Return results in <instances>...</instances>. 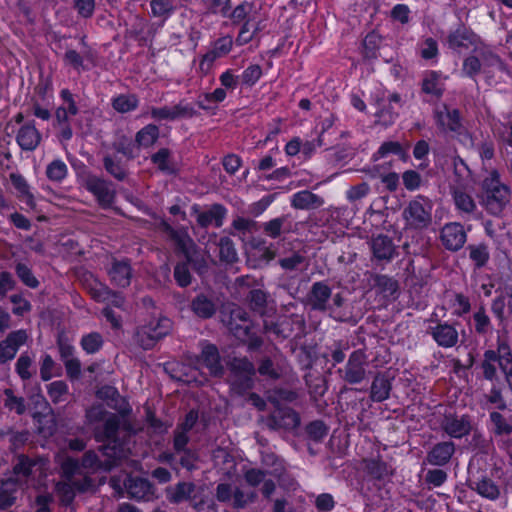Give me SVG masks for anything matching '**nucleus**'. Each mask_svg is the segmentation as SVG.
<instances>
[{"mask_svg": "<svg viewBox=\"0 0 512 512\" xmlns=\"http://www.w3.org/2000/svg\"><path fill=\"white\" fill-rule=\"evenodd\" d=\"M86 420L94 427V434L97 441L113 443L114 456H117L116 444L119 441L121 433L120 418L112 413H108L102 405L92 406L86 411Z\"/></svg>", "mask_w": 512, "mask_h": 512, "instance_id": "1", "label": "nucleus"}, {"mask_svg": "<svg viewBox=\"0 0 512 512\" xmlns=\"http://www.w3.org/2000/svg\"><path fill=\"white\" fill-rule=\"evenodd\" d=\"M57 459L64 476L68 479V482H59L56 485V493L64 504L73 501L75 491L86 492L93 489L94 484L88 476L84 475L80 480L74 478L76 474H80V465L76 460L61 455H58Z\"/></svg>", "mask_w": 512, "mask_h": 512, "instance_id": "2", "label": "nucleus"}, {"mask_svg": "<svg viewBox=\"0 0 512 512\" xmlns=\"http://www.w3.org/2000/svg\"><path fill=\"white\" fill-rule=\"evenodd\" d=\"M483 204L492 215H499L510 202V188L504 184L496 170L489 172L483 180Z\"/></svg>", "mask_w": 512, "mask_h": 512, "instance_id": "3", "label": "nucleus"}, {"mask_svg": "<svg viewBox=\"0 0 512 512\" xmlns=\"http://www.w3.org/2000/svg\"><path fill=\"white\" fill-rule=\"evenodd\" d=\"M432 208V202L428 198L417 196L404 208L403 218L412 228H425L432 221Z\"/></svg>", "mask_w": 512, "mask_h": 512, "instance_id": "4", "label": "nucleus"}, {"mask_svg": "<svg viewBox=\"0 0 512 512\" xmlns=\"http://www.w3.org/2000/svg\"><path fill=\"white\" fill-rule=\"evenodd\" d=\"M216 498L223 503L231 502L233 508L243 509L255 502L257 493L243 490L240 487H232L227 483H220L216 487Z\"/></svg>", "mask_w": 512, "mask_h": 512, "instance_id": "5", "label": "nucleus"}, {"mask_svg": "<svg viewBox=\"0 0 512 512\" xmlns=\"http://www.w3.org/2000/svg\"><path fill=\"white\" fill-rule=\"evenodd\" d=\"M368 360L362 350L351 353L343 369L339 370L342 379L349 384H358L366 378Z\"/></svg>", "mask_w": 512, "mask_h": 512, "instance_id": "6", "label": "nucleus"}, {"mask_svg": "<svg viewBox=\"0 0 512 512\" xmlns=\"http://www.w3.org/2000/svg\"><path fill=\"white\" fill-rule=\"evenodd\" d=\"M113 443L107 442V445L101 448V452L103 455L107 456L108 459L102 461L99 459L98 455L94 451H88L84 454L81 466L83 468H88L92 470H97L101 467L105 469H109L112 465L115 464V461L123 456L124 448L122 443L117 442L116 444V452L117 456H114Z\"/></svg>", "mask_w": 512, "mask_h": 512, "instance_id": "7", "label": "nucleus"}, {"mask_svg": "<svg viewBox=\"0 0 512 512\" xmlns=\"http://www.w3.org/2000/svg\"><path fill=\"white\" fill-rule=\"evenodd\" d=\"M233 47V38L229 35L220 37L213 41L209 50L202 56L199 67L202 72L207 73L213 63L230 53Z\"/></svg>", "mask_w": 512, "mask_h": 512, "instance_id": "8", "label": "nucleus"}, {"mask_svg": "<svg viewBox=\"0 0 512 512\" xmlns=\"http://www.w3.org/2000/svg\"><path fill=\"white\" fill-rule=\"evenodd\" d=\"M150 114L156 121H175L182 118H192L197 115V112L190 104L179 102L173 106L152 107Z\"/></svg>", "mask_w": 512, "mask_h": 512, "instance_id": "9", "label": "nucleus"}, {"mask_svg": "<svg viewBox=\"0 0 512 512\" xmlns=\"http://www.w3.org/2000/svg\"><path fill=\"white\" fill-rule=\"evenodd\" d=\"M447 45L457 53L477 48V36L466 27H458L447 36Z\"/></svg>", "mask_w": 512, "mask_h": 512, "instance_id": "10", "label": "nucleus"}, {"mask_svg": "<svg viewBox=\"0 0 512 512\" xmlns=\"http://www.w3.org/2000/svg\"><path fill=\"white\" fill-rule=\"evenodd\" d=\"M440 238L446 249L457 251L461 249L466 242V232L460 223L451 222L443 226Z\"/></svg>", "mask_w": 512, "mask_h": 512, "instance_id": "11", "label": "nucleus"}, {"mask_svg": "<svg viewBox=\"0 0 512 512\" xmlns=\"http://www.w3.org/2000/svg\"><path fill=\"white\" fill-rule=\"evenodd\" d=\"M434 341L443 348L454 347L459 340L457 328L447 322H439L435 326L429 328Z\"/></svg>", "mask_w": 512, "mask_h": 512, "instance_id": "12", "label": "nucleus"}, {"mask_svg": "<svg viewBox=\"0 0 512 512\" xmlns=\"http://www.w3.org/2000/svg\"><path fill=\"white\" fill-rule=\"evenodd\" d=\"M434 116L437 126L444 132L451 131L455 133L462 128L457 109H450L443 104L435 109Z\"/></svg>", "mask_w": 512, "mask_h": 512, "instance_id": "13", "label": "nucleus"}, {"mask_svg": "<svg viewBox=\"0 0 512 512\" xmlns=\"http://www.w3.org/2000/svg\"><path fill=\"white\" fill-rule=\"evenodd\" d=\"M28 336L25 330L11 332L5 340L0 342V363L12 360L19 348L25 344Z\"/></svg>", "mask_w": 512, "mask_h": 512, "instance_id": "14", "label": "nucleus"}, {"mask_svg": "<svg viewBox=\"0 0 512 512\" xmlns=\"http://www.w3.org/2000/svg\"><path fill=\"white\" fill-rule=\"evenodd\" d=\"M331 296L332 291L326 283L322 281L315 282L311 287V291L308 296V303L313 310H330V313L332 314L334 312L333 308L328 305V301Z\"/></svg>", "mask_w": 512, "mask_h": 512, "instance_id": "15", "label": "nucleus"}, {"mask_svg": "<svg viewBox=\"0 0 512 512\" xmlns=\"http://www.w3.org/2000/svg\"><path fill=\"white\" fill-rule=\"evenodd\" d=\"M86 188L96 196L102 206H109L113 202L114 191L106 180L89 176L86 180Z\"/></svg>", "mask_w": 512, "mask_h": 512, "instance_id": "16", "label": "nucleus"}, {"mask_svg": "<svg viewBox=\"0 0 512 512\" xmlns=\"http://www.w3.org/2000/svg\"><path fill=\"white\" fill-rule=\"evenodd\" d=\"M190 308L195 316L208 319L216 313L217 303L212 295L200 293L192 299Z\"/></svg>", "mask_w": 512, "mask_h": 512, "instance_id": "17", "label": "nucleus"}, {"mask_svg": "<svg viewBox=\"0 0 512 512\" xmlns=\"http://www.w3.org/2000/svg\"><path fill=\"white\" fill-rule=\"evenodd\" d=\"M373 256L380 261H391L396 253L393 240L386 235H378L371 241Z\"/></svg>", "mask_w": 512, "mask_h": 512, "instance_id": "18", "label": "nucleus"}, {"mask_svg": "<svg viewBox=\"0 0 512 512\" xmlns=\"http://www.w3.org/2000/svg\"><path fill=\"white\" fill-rule=\"evenodd\" d=\"M60 97L62 104L56 109L55 117L60 125H66L70 118L78 113V107L68 89L61 90Z\"/></svg>", "mask_w": 512, "mask_h": 512, "instance_id": "19", "label": "nucleus"}, {"mask_svg": "<svg viewBox=\"0 0 512 512\" xmlns=\"http://www.w3.org/2000/svg\"><path fill=\"white\" fill-rule=\"evenodd\" d=\"M16 141L21 149L33 151L40 144L41 134L33 124L28 123L20 127L16 135Z\"/></svg>", "mask_w": 512, "mask_h": 512, "instance_id": "20", "label": "nucleus"}, {"mask_svg": "<svg viewBox=\"0 0 512 512\" xmlns=\"http://www.w3.org/2000/svg\"><path fill=\"white\" fill-rule=\"evenodd\" d=\"M443 430L453 438H461L471 430V424L465 416H447L442 422Z\"/></svg>", "mask_w": 512, "mask_h": 512, "instance_id": "21", "label": "nucleus"}, {"mask_svg": "<svg viewBox=\"0 0 512 512\" xmlns=\"http://www.w3.org/2000/svg\"><path fill=\"white\" fill-rule=\"evenodd\" d=\"M124 485L128 494L137 500H148L153 495V486L146 479L129 477Z\"/></svg>", "mask_w": 512, "mask_h": 512, "instance_id": "22", "label": "nucleus"}, {"mask_svg": "<svg viewBox=\"0 0 512 512\" xmlns=\"http://www.w3.org/2000/svg\"><path fill=\"white\" fill-rule=\"evenodd\" d=\"M455 452L453 442H441L436 444L427 454V461L431 465L443 466L449 462Z\"/></svg>", "mask_w": 512, "mask_h": 512, "instance_id": "23", "label": "nucleus"}, {"mask_svg": "<svg viewBox=\"0 0 512 512\" xmlns=\"http://www.w3.org/2000/svg\"><path fill=\"white\" fill-rule=\"evenodd\" d=\"M230 330L237 338L250 336L251 325L248 313L242 308H235L231 312Z\"/></svg>", "mask_w": 512, "mask_h": 512, "instance_id": "24", "label": "nucleus"}, {"mask_svg": "<svg viewBox=\"0 0 512 512\" xmlns=\"http://www.w3.org/2000/svg\"><path fill=\"white\" fill-rule=\"evenodd\" d=\"M227 210L220 204H214L209 209L199 212L197 215V222L202 227L215 225L220 227L226 217Z\"/></svg>", "mask_w": 512, "mask_h": 512, "instance_id": "25", "label": "nucleus"}, {"mask_svg": "<svg viewBox=\"0 0 512 512\" xmlns=\"http://www.w3.org/2000/svg\"><path fill=\"white\" fill-rule=\"evenodd\" d=\"M231 371L238 376L244 389L251 387V377L255 374L254 365L246 358H234L230 363Z\"/></svg>", "mask_w": 512, "mask_h": 512, "instance_id": "26", "label": "nucleus"}, {"mask_svg": "<svg viewBox=\"0 0 512 512\" xmlns=\"http://www.w3.org/2000/svg\"><path fill=\"white\" fill-rule=\"evenodd\" d=\"M111 281L119 287H127L130 285L132 271L130 264L126 261H113L109 269Z\"/></svg>", "mask_w": 512, "mask_h": 512, "instance_id": "27", "label": "nucleus"}, {"mask_svg": "<svg viewBox=\"0 0 512 512\" xmlns=\"http://www.w3.org/2000/svg\"><path fill=\"white\" fill-rule=\"evenodd\" d=\"M92 297L98 302H105L117 308H123L125 299L122 294L112 291L105 285L99 284L91 289Z\"/></svg>", "mask_w": 512, "mask_h": 512, "instance_id": "28", "label": "nucleus"}, {"mask_svg": "<svg viewBox=\"0 0 512 512\" xmlns=\"http://www.w3.org/2000/svg\"><path fill=\"white\" fill-rule=\"evenodd\" d=\"M323 199L307 190L299 191L292 196L291 205L296 209H317L323 205Z\"/></svg>", "mask_w": 512, "mask_h": 512, "instance_id": "29", "label": "nucleus"}, {"mask_svg": "<svg viewBox=\"0 0 512 512\" xmlns=\"http://www.w3.org/2000/svg\"><path fill=\"white\" fill-rule=\"evenodd\" d=\"M391 382L387 375L378 373L372 381L370 397L375 402H382L389 398Z\"/></svg>", "mask_w": 512, "mask_h": 512, "instance_id": "30", "label": "nucleus"}, {"mask_svg": "<svg viewBox=\"0 0 512 512\" xmlns=\"http://www.w3.org/2000/svg\"><path fill=\"white\" fill-rule=\"evenodd\" d=\"M201 364L205 365L214 376L223 374V366L220 363L218 350L214 345H206L202 349Z\"/></svg>", "mask_w": 512, "mask_h": 512, "instance_id": "31", "label": "nucleus"}, {"mask_svg": "<svg viewBox=\"0 0 512 512\" xmlns=\"http://www.w3.org/2000/svg\"><path fill=\"white\" fill-rule=\"evenodd\" d=\"M10 180L14 188L17 190L18 198L30 208H34V195L25 178L20 174L12 173L10 174Z\"/></svg>", "mask_w": 512, "mask_h": 512, "instance_id": "32", "label": "nucleus"}, {"mask_svg": "<svg viewBox=\"0 0 512 512\" xmlns=\"http://www.w3.org/2000/svg\"><path fill=\"white\" fill-rule=\"evenodd\" d=\"M389 154L398 155L403 161H407L409 158L407 150L397 141H387L382 143L378 150L373 154L372 158L377 161Z\"/></svg>", "mask_w": 512, "mask_h": 512, "instance_id": "33", "label": "nucleus"}, {"mask_svg": "<svg viewBox=\"0 0 512 512\" xmlns=\"http://www.w3.org/2000/svg\"><path fill=\"white\" fill-rule=\"evenodd\" d=\"M453 201L460 213L471 214L476 210V203L472 196L460 188L452 190Z\"/></svg>", "mask_w": 512, "mask_h": 512, "instance_id": "34", "label": "nucleus"}, {"mask_svg": "<svg viewBox=\"0 0 512 512\" xmlns=\"http://www.w3.org/2000/svg\"><path fill=\"white\" fill-rule=\"evenodd\" d=\"M168 236L175 242V244L182 250L189 262H193V257L190 250L193 242L185 231L174 230L170 226L166 228Z\"/></svg>", "mask_w": 512, "mask_h": 512, "instance_id": "35", "label": "nucleus"}, {"mask_svg": "<svg viewBox=\"0 0 512 512\" xmlns=\"http://www.w3.org/2000/svg\"><path fill=\"white\" fill-rule=\"evenodd\" d=\"M159 138V128L154 124H148L136 133L135 141L139 147L148 148Z\"/></svg>", "mask_w": 512, "mask_h": 512, "instance_id": "36", "label": "nucleus"}, {"mask_svg": "<svg viewBox=\"0 0 512 512\" xmlns=\"http://www.w3.org/2000/svg\"><path fill=\"white\" fill-rule=\"evenodd\" d=\"M152 163L165 173H173L175 171L171 153L167 148H161L151 156Z\"/></svg>", "mask_w": 512, "mask_h": 512, "instance_id": "37", "label": "nucleus"}, {"mask_svg": "<svg viewBox=\"0 0 512 512\" xmlns=\"http://www.w3.org/2000/svg\"><path fill=\"white\" fill-rule=\"evenodd\" d=\"M263 230L271 238H277L282 232H289L288 217L281 216L274 218L263 225Z\"/></svg>", "mask_w": 512, "mask_h": 512, "instance_id": "38", "label": "nucleus"}, {"mask_svg": "<svg viewBox=\"0 0 512 512\" xmlns=\"http://www.w3.org/2000/svg\"><path fill=\"white\" fill-rule=\"evenodd\" d=\"M363 465L364 471L374 479H382L389 473L386 463L379 459H365Z\"/></svg>", "mask_w": 512, "mask_h": 512, "instance_id": "39", "label": "nucleus"}, {"mask_svg": "<svg viewBox=\"0 0 512 512\" xmlns=\"http://www.w3.org/2000/svg\"><path fill=\"white\" fill-rule=\"evenodd\" d=\"M195 486L192 483L181 482L168 490V499L171 502L179 503L190 498Z\"/></svg>", "mask_w": 512, "mask_h": 512, "instance_id": "40", "label": "nucleus"}, {"mask_svg": "<svg viewBox=\"0 0 512 512\" xmlns=\"http://www.w3.org/2000/svg\"><path fill=\"white\" fill-rule=\"evenodd\" d=\"M16 484L12 480L3 481L0 485V509L12 506L16 500Z\"/></svg>", "mask_w": 512, "mask_h": 512, "instance_id": "41", "label": "nucleus"}, {"mask_svg": "<svg viewBox=\"0 0 512 512\" xmlns=\"http://www.w3.org/2000/svg\"><path fill=\"white\" fill-rule=\"evenodd\" d=\"M68 174V167L61 159H55L47 165L46 176L50 181L61 182Z\"/></svg>", "mask_w": 512, "mask_h": 512, "instance_id": "42", "label": "nucleus"}, {"mask_svg": "<svg viewBox=\"0 0 512 512\" xmlns=\"http://www.w3.org/2000/svg\"><path fill=\"white\" fill-rule=\"evenodd\" d=\"M151 14L153 17L167 19L175 11L172 0H151Z\"/></svg>", "mask_w": 512, "mask_h": 512, "instance_id": "43", "label": "nucleus"}, {"mask_svg": "<svg viewBox=\"0 0 512 512\" xmlns=\"http://www.w3.org/2000/svg\"><path fill=\"white\" fill-rule=\"evenodd\" d=\"M491 432L495 436L510 435L512 433V425L498 412L490 413Z\"/></svg>", "mask_w": 512, "mask_h": 512, "instance_id": "44", "label": "nucleus"}, {"mask_svg": "<svg viewBox=\"0 0 512 512\" xmlns=\"http://www.w3.org/2000/svg\"><path fill=\"white\" fill-rule=\"evenodd\" d=\"M68 385L61 380L51 382L47 386V393L54 404L64 402L68 395Z\"/></svg>", "mask_w": 512, "mask_h": 512, "instance_id": "45", "label": "nucleus"}, {"mask_svg": "<svg viewBox=\"0 0 512 512\" xmlns=\"http://www.w3.org/2000/svg\"><path fill=\"white\" fill-rule=\"evenodd\" d=\"M154 322H150L138 329L136 333L137 342L144 348L150 349L160 338H154Z\"/></svg>", "mask_w": 512, "mask_h": 512, "instance_id": "46", "label": "nucleus"}, {"mask_svg": "<svg viewBox=\"0 0 512 512\" xmlns=\"http://www.w3.org/2000/svg\"><path fill=\"white\" fill-rule=\"evenodd\" d=\"M474 489L481 496L494 500L499 496V488L498 486L490 479L483 478L474 483Z\"/></svg>", "mask_w": 512, "mask_h": 512, "instance_id": "47", "label": "nucleus"}, {"mask_svg": "<svg viewBox=\"0 0 512 512\" xmlns=\"http://www.w3.org/2000/svg\"><path fill=\"white\" fill-rule=\"evenodd\" d=\"M422 89L425 93L439 97L443 92V83L436 72L426 75L423 80Z\"/></svg>", "mask_w": 512, "mask_h": 512, "instance_id": "48", "label": "nucleus"}, {"mask_svg": "<svg viewBox=\"0 0 512 512\" xmlns=\"http://www.w3.org/2000/svg\"><path fill=\"white\" fill-rule=\"evenodd\" d=\"M113 108L120 113L133 111L138 106V99L134 95H119L112 101Z\"/></svg>", "mask_w": 512, "mask_h": 512, "instance_id": "49", "label": "nucleus"}, {"mask_svg": "<svg viewBox=\"0 0 512 512\" xmlns=\"http://www.w3.org/2000/svg\"><path fill=\"white\" fill-rule=\"evenodd\" d=\"M220 259L226 263H233L237 260V252L233 241L228 237H222L218 243Z\"/></svg>", "mask_w": 512, "mask_h": 512, "instance_id": "50", "label": "nucleus"}, {"mask_svg": "<svg viewBox=\"0 0 512 512\" xmlns=\"http://www.w3.org/2000/svg\"><path fill=\"white\" fill-rule=\"evenodd\" d=\"M81 347L88 354H94L98 352L103 345V338L97 332H92L84 335L81 339Z\"/></svg>", "mask_w": 512, "mask_h": 512, "instance_id": "51", "label": "nucleus"}, {"mask_svg": "<svg viewBox=\"0 0 512 512\" xmlns=\"http://www.w3.org/2000/svg\"><path fill=\"white\" fill-rule=\"evenodd\" d=\"M274 418L278 420L279 425L287 429L296 428L300 424V418L298 414L290 408L284 409L278 414H275Z\"/></svg>", "mask_w": 512, "mask_h": 512, "instance_id": "52", "label": "nucleus"}, {"mask_svg": "<svg viewBox=\"0 0 512 512\" xmlns=\"http://www.w3.org/2000/svg\"><path fill=\"white\" fill-rule=\"evenodd\" d=\"M262 76V68L258 64L249 65L241 74L240 80L243 85L253 86Z\"/></svg>", "mask_w": 512, "mask_h": 512, "instance_id": "53", "label": "nucleus"}, {"mask_svg": "<svg viewBox=\"0 0 512 512\" xmlns=\"http://www.w3.org/2000/svg\"><path fill=\"white\" fill-rule=\"evenodd\" d=\"M33 359L26 353H23L18 358L15 369L17 374L20 376L22 380L30 379L32 376L31 367H32Z\"/></svg>", "mask_w": 512, "mask_h": 512, "instance_id": "54", "label": "nucleus"}, {"mask_svg": "<svg viewBox=\"0 0 512 512\" xmlns=\"http://www.w3.org/2000/svg\"><path fill=\"white\" fill-rule=\"evenodd\" d=\"M104 167L106 171L118 180H123L126 176V171L120 161L111 156L104 158Z\"/></svg>", "mask_w": 512, "mask_h": 512, "instance_id": "55", "label": "nucleus"}, {"mask_svg": "<svg viewBox=\"0 0 512 512\" xmlns=\"http://www.w3.org/2000/svg\"><path fill=\"white\" fill-rule=\"evenodd\" d=\"M243 477L250 487H258L267 477V472L257 468H249L244 471Z\"/></svg>", "mask_w": 512, "mask_h": 512, "instance_id": "56", "label": "nucleus"}, {"mask_svg": "<svg viewBox=\"0 0 512 512\" xmlns=\"http://www.w3.org/2000/svg\"><path fill=\"white\" fill-rule=\"evenodd\" d=\"M4 393L6 395L5 406L19 415L23 414L26 410L24 399L15 396L11 389H6Z\"/></svg>", "mask_w": 512, "mask_h": 512, "instance_id": "57", "label": "nucleus"}, {"mask_svg": "<svg viewBox=\"0 0 512 512\" xmlns=\"http://www.w3.org/2000/svg\"><path fill=\"white\" fill-rule=\"evenodd\" d=\"M498 360V354L495 351L489 350L484 354L483 372L487 379H492L496 373L495 364Z\"/></svg>", "mask_w": 512, "mask_h": 512, "instance_id": "58", "label": "nucleus"}, {"mask_svg": "<svg viewBox=\"0 0 512 512\" xmlns=\"http://www.w3.org/2000/svg\"><path fill=\"white\" fill-rule=\"evenodd\" d=\"M17 276L21 279V281L30 288H36L39 285L38 280L32 274L30 268L23 264L18 263L16 266Z\"/></svg>", "mask_w": 512, "mask_h": 512, "instance_id": "59", "label": "nucleus"}, {"mask_svg": "<svg viewBox=\"0 0 512 512\" xmlns=\"http://www.w3.org/2000/svg\"><path fill=\"white\" fill-rule=\"evenodd\" d=\"M470 258L475 262L477 267H482L489 259L487 247L484 245L470 246Z\"/></svg>", "mask_w": 512, "mask_h": 512, "instance_id": "60", "label": "nucleus"}, {"mask_svg": "<svg viewBox=\"0 0 512 512\" xmlns=\"http://www.w3.org/2000/svg\"><path fill=\"white\" fill-rule=\"evenodd\" d=\"M482 68L481 60L478 56H469L463 62L462 71L468 77H474Z\"/></svg>", "mask_w": 512, "mask_h": 512, "instance_id": "61", "label": "nucleus"}, {"mask_svg": "<svg viewBox=\"0 0 512 512\" xmlns=\"http://www.w3.org/2000/svg\"><path fill=\"white\" fill-rule=\"evenodd\" d=\"M252 10V4L249 2H243L236 6L231 13L228 12V16L234 23H240L246 19Z\"/></svg>", "mask_w": 512, "mask_h": 512, "instance_id": "62", "label": "nucleus"}, {"mask_svg": "<svg viewBox=\"0 0 512 512\" xmlns=\"http://www.w3.org/2000/svg\"><path fill=\"white\" fill-rule=\"evenodd\" d=\"M497 363L506 376V380L512 389V358L509 352L498 355Z\"/></svg>", "mask_w": 512, "mask_h": 512, "instance_id": "63", "label": "nucleus"}, {"mask_svg": "<svg viewBox=\"0 0 512 512\" xmlns=\"http://www.w3.org/2000/svg\"><path fill=\"white\" fill-rule=\"evenodd\" d=\"M419 50L423 59H433L438 54L437 42L433 38H427L420 44Z\"/></svg>", "mask_w": 512, "mask_h": 512, "instance_id": "64", "label": "nucleus"}]
</instances>
